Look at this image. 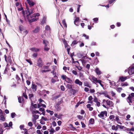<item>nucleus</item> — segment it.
I'll list each match as a JSON object with an SVG mask.
<instances>
[{"instance_id": "48", "label": "nucleus", "mask_w": 134, "mask_h": 134, "mask_svg": "<svg viewBox=\"0 0 134 134\" xmlns=\"http://www.w3.org/2000/svg\"><path fill=\"white\" fill-rule=\"evenodd\" d=\"M23 96H24L26 99L27 98V97L26 95V93H23Z\"/></svg>"}, {"instance_id": "12", "label": "nucleus", "mask_w": 134, "mask_h": 134, "mask_svg": "<svg viewBox=\"0 0 134 134\" xmlns=\"http://www.w3.org/2000/svg\"><path fill=\"white\" fill-rule=\"evenodd\" d=\"M41 107H43L46 108V105L43 104V103L39 102V103L38 104L37 108H39Z\"/></svg>"}, {"instance_id": "54", "label": "nucleus", "mask_w": 134, "mask_h": 134, "mask_svg": "<svg viewBox=\"0 0 134 134\" xmlns=\"http://www.w3.org/2000/svg\"><path fill=\"white\" fill-rule=\"evenodd\" d=\"M128 85V84L127 83L125 82L122 85V86H126Z\"/></svg>"}, {"instance_id": "46", "label": "nucleus", "mask_w": 134, "mask_h": 134, "mask_svg": "<svg viewBox=\"0 0 134 134\" xmlns=\"http://www.w3.org/2000/svg\"><path fill=\"white\" fill-rule=\"evenodd\" d=\"M28 125L30 127H32V126L33 124L31 122H30L28 123Z\"/></svg>"}, {"instance_id": "37", "label": "nucleus", "mask_w": 134, "mask_h": 134, "mask_svg": "<svg viewBox=\"0 0 134 134\" xmlns=\"http://www.w3.org/2000/svg\"><path fill=\"white\" fill-rule=\"evenodd\" d=\"M44 50L46 51H48L49 49V48L47 46H44Z\"/></svg>"}, {"instance_id": "18", "label": "nucleus", "mask_w": 134, "mask_h": 134, "mask_svg": "<svg viewBox=\"0 0 134 134\" xmlns=\"http://www.w3.org/2000/svg\"><path fill=\"white\" fill-rule=\"evenodd\" d=\"M30 49L33 51L35 52L38 51L39 50V49L37 48H31Z\"/></svg>"}, {"instance_id": "32", "label": "nucleus", "mask_w": 134, "mask_h": 134, "mask_svg": "<svg viewBox=\"0 0 134 134\" xmlns=\"http://www.w3.org/2000/svg\"><path fill=\"white\" fill-rule=\"evenodd\" d=\"M43 43L44 44V46H47L48 43V41L45 40H44L43 41Z\"/></svg>"}, {"instance_id": "64", "label": "nucleus", "mask_w": 134, "mask_h": 134, "mask_svg": "<svg viewBox=\"0 0 134 134\" xmlns=\"http://www.w3.org/2000/svg\"><path fill=\"white\" fill-rule=\"evenodd\" d=\"M52 124L53 126H55L56 125V123L55 121H53L52 122Z\"/></svg>"}, {"instance_id": "45", "label": "nucleus", "mask_w": 134, "mask_h": 134, "mask_svg": "<svg viewBox=\"0 0 134 134\" xmlns=\"http://www.w3.org/2000/svg\"><path fill=\"white\" fill-rule=\"evenodd\" d=\"M60 89L61 90L63 91H65V87L63 86H60Z\"/></svg>"}, {"instance_id": "17", "label": "nucleus", "mask_w": 134, "mask_h": 134, "mask_svg": "<svg viewBox=\"0 0 134 134\" xmlns=\"http://www.w3.org/2000/svg\"><path fill=\"white\" fill-rule=\"evenodd\" d=\"M94 122V120L93 119L91 118L89 121V124L91 125L93 124Z\"/></svg>"}, {"instance_id": "47", "label": "nucleus", "mask_w": 134, "mask_h": 134, "mask_svg": "<svg viewBox=\"0 0 134 134\" xmlns=\"http://www.w3.org/2000/svg\"><path fill=\"white\" fill-rule=\"evenodd\" d=\"M83 36L86 37V39H88L89 38L88 36L86 35L85 34H83Z\"/></svg>"}, {"instance_id": "40", "label": "nucleus", "mask_w": 134, "mask_h": 134, "mask_svg": "<svg viewBox=\"0 0 134 134\" xmlns=\"http://www.w3.org/2000/svg\"><path fill=\"white\" fill-rule=\"evenodd\" d=\"M81 124L82 125V128H85L86 127L85 125L84 124V123L83 122H81Z\"/></svg>"}, {"instance_id": "27", "label": "nucleus", "mask_w": 134, "mask_h": 134, "mask_svg": "<svg viewBox=\"0 0 134 134\" xmlns=\"http://www.w3.org/2000/svg\"><path fill=\"white\" fill-rule=\"evenodd\" d=\"M46 111H47V112L48 113H49L51 115H52L54 113V112L53 111H51L49 110H47Z\"/></svg>"}, {"instance_id": "56", "label": "nucleus", "mask_w": 134, "mask_h": 134, "mask_svg": "<svg viewBox=\"0 0 134 134\" xmlns=\"http://www.w3.org/2000/svg\"><path fill=\"white\" fill-rule=\"evenodd\" d=\"M26 61L28 62V63H29L31 65L32 64V62L30 60H29V59H26Z\"/></svg>"}, {"instance_id": "23", "label": "nucleus", "mask_w": 134, "mask_h": 134, "mask_svg": "<svg viewBox=\"0 0 134 134\" xmlns=\"http://www.w3.org/2000/svg\"><path fill=\"white\" fill-rule=\"evenodd\" d=\"M62 23L63 25H64V27H67V25L65 22V19H64L62 21Z\"/></svg>"}, {"instance_id": "24", "label": "nucleus", "mask_w": 134, "mask_h": 134, "mask_svg": "<svg viewBox=\"0 0 134 134\" xmlns=\"http://www.w3.org/2000/svg\"><path fill=\"white\" fill-rule=\"evenodd\" d=\"M79 20V18L78 17H76V19L74 21V24L75 25H77V22Z\"/></svg>"}, {"instance_id": "28", "label": "nucleus", "mask_w": 134, "mask_h": 134, "mask_svg": "<svg viewBox=\"0 0 134 134\" xmlns=\"http://www.w3.org/2000/svg\"><path fill=\"white\" fill-rule=\"evenodd\" d=\"M45 30L47 31H49L50 30V28L49 26L47 25L45 27Z\"/></svg>"}, {"instance_id": "29", "label": "nucleus", "mask_w": 134, "mask_h": 134, "mask_svg": "<svg viewBox=\"0 0 134 134\" xmlns=\"http://www.w3.org/2000/svg\"><path fill=\"white\" fill-rule=\"evenodd\" d=\"M33 117L34 118L33 119L36 120L38 118L39 115H33Z\"/></svg>"}, {"instance_id": "36", "label": "nucleus", "mask_w": 134, "mask_h": 134, "mask_svg": "<svg viewBox=\"0 0 134 134\" xmlns=\"http://www.w3.org/2000/svg\"><path fill=\"white\" fill-rule=\"evenodd\" d=\"M77 118L80 120H82L83 119V117L82 116L79 115L77 116Z\"/></svg>"}, {"instance_id": "14", "label": "nucleus", "mask_w": 134, "mask_h": 134, "mask_svg": "<svg viewBox=\"0 0 134 134\" xmlns=\"http://www.w3.org/2000/svg\"><path fill=\"white\" fill-rule=\"evenodd\" d=\"M95 71L96 73V74L98 75H99L101 73L100 71L99 70V69L98 68H96L95 70Z\"/></svg>"}, {"instance_id": "52", "label": "nucleus", "mask_w": 134, "mask_h": 134, "mask_svg": "<svg viewBox=\"0 0 134 134\" xmlns=\"http://www.w3.org/2000/svg\"><path fill=\"white\" fill-rule=\"evenodd\" d=\"M40 109H39V110L40 111H43L44 110V108H39Z\"/></svg>"}, {"instance_id": "2", "label": "nucleus", "mask_w": 134, "mask_h": 134, "mask_svg": "<svg viewBox=\"0 0 134 134\" xmlns=\"http://www.w3.org/2000/svg\"><path fill=\"white\" fill-rule=\"evenodd\" d=\"M107 112L106 111H102L98 115L99 118L103 119L107 116Z\"/></svg>"}, {"instance_id": "20", "label": "nucleus", "mask_w": 134, "mask_h": 134, "mask_svg": "<svg viewBox=\"0 0 134 134\" xmlns=\"http://www.w3.org/2000/svg\"><path fill=\"white\" fill-rule=\"evenodd\" d=\"M0 120L3 121H4L5 120V118L2 114L0 115Z\"/></svg>"}, {"instance_id": "19", "label": "nucleus", "mask_w": 134, "mask_h": 134, "mask_svg": "<svg viewBox=\"0 0 134 134\" xmlns=\"http://www.w3.org/2000/svg\"><path fill=\"white\" fill-rule=\"evenodd\" d=\"M27 2L31 6H33L34 4V2L29 0H27Z\"/></svg>"}, {"instance_id": "21", "label": "nucleus", "mask_w": 134, "mask_h": 134, "mask_svg": "<svg viewBox=\"0 0 134 134\" xmlns=\"http://www.w3.org/2000/svg\"><path fill=\"white\" fill-rule=\"evenodd\" d=\"M54 79L52 78L51 80V82L53 83H54L56 81V79H56L57 78V77L55 76L54 77Z\"/></svg>"}, {"instance_id": "1", "label": "nucleus", "mask_w": 134, "mask_h": 134, "mask_svg": "<svg viewBox=\"0 0 134 134\" xmlns=\"http://www.w3.org/2000/svg\"><path fill=\"white\" fill-rule=\"evenodd\" d=\"M27 11H25V12L26 13V14L25 13V12L24 11H22V13L24 17L25 18V19H28L29 16L31 14H32L34 13L33 12V9L31 8L30 9H29L28 8H27Z\"/></svg>"}, {"instance_id": "55", "label": "nucleus", "mask_w": 134, "mask_h": 134, "mask_svg": "<svg viewBox=\"0 0 134 134\" xmlns=\"http://www.w3.org/2000/svg\"><path fill=\"white\" fill-rule=\"evenodd\" d=\"M40 123L42 124H45V122L43 121L42 120H40Z\"/></svg>"}, {"instance_id": "3", "label": "nucleus", "mask_w": 134, "mask_h": 134, "mask_svg": "<svg viewBox=\"0 0 134 134\" xmlns=\"http://www.w3.org/2000/svg\"><path fill=\"white\" fill-rule=\"evenodd\" d=\"M63 80H64L65 81L68 83H71V80L69 78L67 77L66 75H63L61 76Z\"/></svg>"}, {"instance_id": "50", "label": "nucleus", "mask_w": 134, "mask_h": 134, "mask_svg": "<svg viewBox=\"0 0 134 134\" xmlns=\"http://www.w3.org/2000/svg\"><path fill=\"white\" fill-rule=\"evenodd\" d=\"M18 99L19 100V103L21 102V100H22V98L21 97H20L18 98Z\"/></svg>"}, {"instance_id": "15", "label": "nucleus", "mask_w": 134, "mask_h": 134, "mask_svg": "<svg viewBox=\"0 0 134 134\" xmlns=\"http://www.w3.org/2000/svg\"><path fill=\"white\" fill-rule=\"evenodd\" d=\"M127 77H124L123 76H121L120 77L119 80L121 81H123L127 79Z\"/></svg>"}, {"instance_id": "62", "label": "nucleus", "mask_w": 134, "mask_h": 134, "mask_svg": "<svg viewBox=\"0 0 134 134\" xmlns=\"http://www.w3.org/2000/svg\"><path fill=\"white\" fill-rule=\"evenodd\" d=\"M39 101L40 103H43L44 102V101L41 99H39Z\"/></svg>"}, {"instance_id": "34", "label": "nucleus", "mask_w": 134, "mask_h": 134, "mask_svg": "<svg viewBox=\"0 0 134 134\" xmlns=\"http://www.w3.org/2000/svg\"><path fill=\"white\" fill-rule=\"evenodd\" d=\"M77 43V42L76 41H73L71 44V46H73L75 45Z\"/></svg>"}, {"instance_id": "42", "label": "nucleus", "mask_w": 134, "mask_h": 134, "mask_svg": "<svg viewBox=\"0 0 134 134\" xmlns=\"http://www.w3.org/2000/svg\"><path fill=\"white\" fill-rule=\"evenodd\" d=\"M115 120L117 121L118 123H119V117L118 116H116L115 117Z\"/></svg>"}, {"instance_id": "43", "label": "nucleus", "mask_w": 134, "mask_h": 134, "mask_svg": "<svg viewBox=\"0 0 134 134\" xmlns=\"http://www.w3.org/2000/svg\"><path fill=\"white\" fill-rule=\"evenodd\" d=\"M124 127V126H122L120 125H118V129L119 128H120V129H123V127Z\"/></svg>"}, {"instance_id": "8", "label": "nucleus", "mask_w": 134, "mask_h": 134, "mask_svg": "<svg viewBox=\"0 0 134 134\" xmlns=\"http://www.w3.org/2000/svg\"><path fill=\"white\" fill-rule=\"evenodd\" d=\"M66 87L68 89H71L70 90V91H74L73 89H72V85L71 84H67L66 86Z\"/></svg>"}, {"instance_id": "11", "label": "nucleus", "mask_w": 134, "mask_h": 134, "mask_svg": "<svg viewBox=\"0 0 134 134\" xmlns=\"http://www.w3.org/2000/svg\"><path fill=\"white\" fill-rule=\"evenodd\" d=\"M31 88L34 91H36L37 88L36 85L34 84H32Z\"/></svg>"}, {"instance_id": "22", "label": "nucleus", "mask_w": 134, "mask_h": 134, "mask_svg": "<svg viewBox=\"0 0 134 134\" xmlns=\"http://www.w3.org/2000/svg\"><path fill=\"white\" fill-rule=\"evenodd\" d=\"M39 30V28L38 27H37L33 31V32L34 33H37L38 32Z\"/></svg>"}, {"instance_id": "5", "label": "nucleus", "mask_w": 134, "mask_h": 134, "mask_svg": "<svg viewBox=\"0 0 134 134\" xmlns=\"http://www.w3.org/2000/svg\"><path fill=\"white\" fill-rule=\"evenodd\" d=\"M90 78L91 79V80L92 82L95 83H97L98 80H97V78L93 76H91Z\"/></svg>"}, {"instance_id": "38", "label": "nucleus", "mask_w": 134, "mask_h": 134, "mask_svg": "<svg viewBox=\"0 0 134 134\" xmlns=\"http://www.w3.org/2000/svg\"><path fill=\"white\" fill-rule=\"evenodd\" d=\"M41 120H44L45 121H47L48 120L47 118H45L44 116H42V117Z\"/></svg>"}, {"instance_id": "49", "label": "nucleus", "mask_w": 134, "mask_h": 134, "mask_svg": "<svg viewBox=\"0 0 134 134\" xmlns=\"http://www.w3.org/2000/svg\"><path fill=\"white\" fill-rule=\"evenodd\" d=\"M55 68V67L54 66L52 67V69L53 70L51 71V72L53 74H54V70Z\"/></svg>"}, {"instance_id": "30", "label": "nucleus", "mask_w": 134, "mask_h": 134, "mask_svg": "<svg viewBox=\"0 0 134 134\" xmlns=\"http://www.w3.org/2000/svg\"><path fill=\"white\" fill-rule=\"evenodd\" d=\"M102 82L100 80H98V81L97 82V83H99L101 86L103 88V85L102 83Z\"/></svg>"}, {"instance_id": "41", "label": "nucleus", "mask_w": 134, "mask_h": 134, "mask_svg": "<svg viewBox=\"0 0 134 134\" xmlns=\"http://www.w3.org/2000/svg\"><path fill=\"white\" fill-rule=\"evenodd\" d=\"M122 90V88L121 87L118 88H117V91L119 92H120Z\"/></svg>"}, {"instance_id": "59", "label": "nucleus", "mask_w": 134, "mask_h": 134, "mask_svg": "<svg viewBox=\"0 0 134 134\" xmlns=\"http://www.w3.org/2000/svg\"><path fill=\"white\" fill-rule=\"evenodd\" d=\"M115 0H109V3L110 4H111Z\"/></svg>"}, {"instance_id": "63", "label": "nucleus", "mask_w": 134, "mask_h": 134, "mask_svg": "<svg viewBox=\"0 0 134 134\" xmlns=\"http://www.w3.org/2000/svg\"><path fill=\"white\" fill-rule=\"evenodd\" d=\"M4 125L5 127H8V124L7 123H4Z\"/></svg>"}, {"instance_id": "25", "label": "nucleus", "mask_w": 134, "mask_h": 134, "mask_svg": "<svg viewBox=\"0 0 134 134\" xmlns=\"http://www.w3.org/2000/svg\"><path fill=\"white\" fill-rule=\"evenodd\" d=\"M92 99V96H89L88 98V100L90 101H88V103H92V102L91 100Z\"/></svg>"}, {"instance_id": "60", "label": "nucleus", "mask_w": 134, "mask_h": 134, "mask_svg": "<svg viewBox=\"0 0 134 134\" xmlns=\"http://www.w3.org/2000/svg\"><path fill=\"white\" fill-rule=\"evenodd\" d=\"M84 90L85 91L87 92L89 90V89L87 87H85V88Z\"/></svg>"}, {"instance_id": "39", "label": "nucleus", "mask_w": 134, "mask_h": 134, "mask_svg": "<svg viewBox=\"0 0 134 134\" xmlns=\"http://www.w3.org/2000/svg\"><path fill=\"white\" fill-rule=\"evenodd\" d=\"M16 115L14 113H12L11 114V116L12 118H14Z\"/></svg>"}, {"instance_id": "31", "label": "nucleus", "mask_w": 134, "mask_h": 134, "mask_svg": "<svg viewBox=\"0 0 134 134\" xmlns=\"http://www.w3.org/2000/svg\"><path fill=\"white\" fill-rule=\"evenodd\" d=\"M63 43H64L65 47H66L67 46H68L67 44V42L66 41L64 40L63 41Z\"/></svg>"}, {"instance_id": "13", "label": "nucleus", "mask_w": 134, "mask_h": 134, "mask_svg": "<svg viewBox=\"0 0 134 134\" xmlns=\"http://www.w3.org/2000/svg\"><path fill=\"white\" fill-rule=\"evenodd\" d=\"M106 102L107 105L110 106H112L113 105L112 102L110 100H107Z\"/></svg>"}, {"instance_id": "51", "label": "nucleus", "mask_w": 134, "mask_h": 134, "mask_svg": "<svg viewBox=\"0 0 134 134\" xmlns=\"http://www.w3.org/2000/svg\"><path fill=\"white\" fill-rule=\"evenodd\" d=\"M95 90L93 89L90 90V92L91 93H94L95 92Z\"/></svg>"}, {"instance_id": "16", "label": "nucleus", "mask_w": 134, "mask_h": 134, "mask_svg": "<svg viewBox=\"0 0 134 134\" xmlns=\"http://www.w3.org/2000/svg\"><path fill=\"white\" fill-rule=\"evenodd\" d=\"M111 129L113 130H118V125H117L116 126H115L114 125L112 126L111 127Z\"/></svg>"}, {"instance_id": "53", "label": "nucleus", "mask_w": 134, "mask_h": 134, "mask_svg": "<svg viewBox=\"0 0 134 134\" xmlns=\"http://www.w3.org/2000/svg\"><path fill=\"white\" fill-rule=\"evenodd\" d=\"M37 65L39 67H41L42 66V64L41 63H38L37 64Z\"/></svg>"}, {"instance_id": "44", "label": "nucleus", "mask_w": 134, "mask_h": 134, "mask_svg": "<svg viewBox=\"0 0 134 134\" xmlns=\"http://www.w3.org/2000/svg\"><path fill=\"white\" fill-rule=\"evenodd\" d=\"M72 73L75 75H76L77 74V72L75 70H73L72 71Z\"/></svg>"}, {"instance_id": "61", "label": "nucleus", "mask_w": 134, "mask_h": 134, "mask_svg": "<svg viewBox=\"0 0 134 134\" xmlns=\"http://www.w3.org/2000/svg\"><path fill=\"white\" fill-rule=\"evenodd\" d=\"M114 116L113 115H111L109 116V118L110 119H112L113 118H114Z\"/></svg>"}, {"instance_id": "7", "label": "nucleus", "mask_w": 134, "mask_h": 134, "mask_svg": "<svg viewBox=\"0 0 134 134\" xmlns=\"http://www.w3.org/2000/svg\"><path fill=\"white\" fill-rule=\"evenodd\" d=\"M75 82L76 84L80 86H81L82 84V82L78 79H77L75 80Z\"/></svg>"}, {"instance_id": "57", "label": "nucleus", "mask_w": 134, "mask_h": 134, "mask_svg": "<svg viewBox=\"0 0 134 134\" xmlns=\"http://www.w3.org/2000/svg\"><path fill=\"white\" fill-rule=\"evenodd\" d=\"M128 131H134V128H132L130 129H128Z\"/></svg>"}, {"instance_id": "33", "label": "nucleus", "mask_w": 134, "mask_h": 134, "mask_svg": "<svg viewBox=\"0 0 134 134\" xmlns=\"http://www.w3.org/2000/svg\"><path fill=\"white\" fill-rule=\"evenodd\" d=\"M9 70L8 68L6 67L5 68L3 72V74H5L6 73L7 71Z\"/></svg>"}, {"instance_id": "35", "label": "nucleus", "mask_w": 134, "mask_h": 134, "mask_svg": "<svg viewBox=\"0 0 134 134\" xmlns=\"http://www.w3.org/2000/svg\"><path fill=\"white\" fill-rule=\"evenodd\" d=\"M49 132L51 133H53L55 132V131L53 128H51L49 130Z\"/></svg>"}, {"instance_id": "58", "label": "nucleus", "mask_w": 134, "mask_h": 134, "mask_svg": "<svg viewBox=\"0 0 134 134\" xmlns=\"http://www.w3.org/2000/svg\"><path fill=\"white\" fill-rule=\"evenodd\" d=\"M33 96V94H30L29 95V97L30 99H31V98H32Z\"/></svg>"}, {"instance_id": "6", "label": "nucleus", "mask_w": 134, "mask_h": 134, "mask_svg": "<svg viewBox=\"0 0 134 134\" xmlns=\"http://www.w3.org/2000/svg\"><path fill=\"white\" fill-rule=\"evenodd\" d=\"M128 73L130 75L134 74V68L129 67V68Z\"/></svg>"}, {"instance_id": "10", "label": "nucleus", "mask_w": 134, "mask_h": 134, "mask_svg": "<svg viewBox=\"0 0 134 134\" xmlns=\"http://www.w3.org/2000/svg\"><path fill=\"white\" fill-rule=\"evenodd\" d=\"M38 18H32V19H29V18L28 19H26L25 20H26V19H27V20H28L29 22L31 23V22H33L34 21H36L38 20Z\"/></svg>"}, {"instance_id": "26", "label": "nucleus", "mask_w": 134, "mask_h": 134, "mask_svg": "<svg viewBox=\"0 0 134 134\" xmlns=\"http://www.w3.org/2000/svg\"><path fill=\"white\" fill-rule=\"evenodd\" d=\"M40 16V14L38 13H36L33 15L32 16L33 17L36 18L37 16Z\"/></svg>"}, {"instance_id": "4", "label": "nucleus", "mask_w": 134, "mask_h": 134, "mask_svg": "<svg viewBox=\"0 0 134 134\" xmlns=\"http://www.w3.org/2000/svg\"><path fill=\"white\" fill-rule=\"evenodd\" d=\"M134 99V97H132L130 95H129V97L127 98V102L129 103L130 105H131L130 103H132V101Z\"/></svg>"}, {"instance_id": "9", "label": "nucleus", "mask_w": 134, "mask_h": 134, "mask_svg": "<svg viewBox=\"0 0 134 134\" xmlns=\"http://www.w3.org/2000/svg\"><path fill=\"white\" fill-rule=\"evenodd\" d=\"M46 18V16H43L42 20L41 21V23L42 24H43L45 23Z\"/></svg>"}]
</instances>
